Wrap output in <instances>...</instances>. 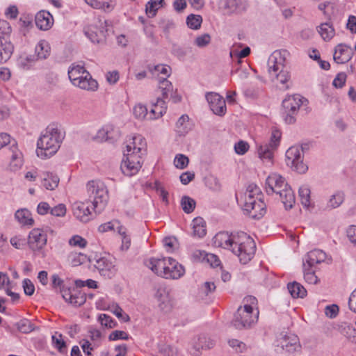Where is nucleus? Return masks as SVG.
Returning a JSON list of instances; mask_svg holds the SVG:
<instances>
[{
    "label": "nucleus",
    "mask_w": 356,
    "mask_h": 356,
    "mask_svg": "<svg viewBox=\"0 0 356 356\" xmlns=\"http://www.w3.org/2000/svg\"><path fill=\"white\" fill-rule=\"evenodd\" d=\"M212 242L216 247L231 250L243 264L252 259L256 251L254 240L243 232L231 234L219 232L213 238Z\"/></svg>",
    "instance_id": "1"
},
{
    "label": "nucleus",
    "mask_w": 356,
    "mask_h": 356,
    "mask_svg": "<svg viewBox=\"0 0 356 356\" xmlns=\"http://www.w3.org/2000/svg\"><path fill=\"white\" fill-rule=\"evenodd\" d=\"M126 149L120 168L127 176L136 174L142 167L143 156L146 153L147 144L140 135L133 136L126 140Z\"/></svg>",
    "instance_id": "2"
},
{
    "label": "nucleus",
    "mask_w": 356,
    "mask_h": 356,
    "mask_svg": "<svg viewBox=\"0 0 356 356\" xmlns=\"http://www.w3.org/2000/svg\"><path fill=\"white\" fill-rule=\"evenodd\" d=\"M63 139L64 134L57 125H49L38 140V156L45 159L54 155L60 148Z\"/></svg>",
    "instance_id": "3"
},
{
    "label": "nucleus",
    "mask_w": 356,
    "mask_h": 356,
    "mask_svg": "<svg viewBox=\"0 0 356 356\" xmlns=\"http://www.w3.org/2000/svg\"><path fill=\"white\" fill-rule=\"evenodd\" d=\"M266 184L268 194H278L286 209L293 207L296 202L295 195L282 176L276 172L270 173L266 178Z\"/></svg>",
    "instance_id": "4"
},
{
    "label": "nucleus",
    "mask_w": 356,
    "mask_h": 356,
    "mask_svg": "<svg viewBox=\"0 0 356 356\" xmlns=\"http://www.w3.org/2000/svg\"><path fill=\"white\" fill-rule=\"evenodd\" d=\"M86 200L92 204L93 211L102 212L108 200V193L104 183L99 180L88 181L86 184Z\"/></svg>",
    "instance_id": "5"
},
{
    "label": "nucleus",
    "mask_w": 356,
    "mask_h": 356,
    "mask_svg": "<svg viewBox=\"0 0 356 356\" xmlns=\"http://www.w3.org/2000/svg\"><path fill=\"white\" fill-rule=\"evenodd\" d=\"M68 76L72 83L81 89L95 91L98 88L97 81L82 65L72 64L68 70Z\"/></svg>",
    "instance_id": "6"
},
{
    "label": "nucleus",
    "mask_w": 356,
    "mask_h": 356,
    "mask_svg": "<svg viewBox=\"0 0 356 356\" xmlns=\"http://www.w3.org/2000/svg\"><path fill=\"white\" fill-rule=\"evenodd\" d=\"M259 312H253L252 306L243 305L239 307L236 312L232 321L234 326L238 330L250 327L257 322Z\"/></svg>",
    "instance_id": "7"
},
{
    "label": "nucleus",
    "mask_w": 356,
    "mask_h": 356,
    "mask_svg": "<svg viewBox=\"0 0 356 356\" xmlns=\"http://www.w3.org/2000/svg\"><path fill=\"white\" fill-rule=\"evenodd\" d=\"M107 31V22L103 19L97 18L88 26L84 28L86 36L93 43H101L106 38Z\"/></svg>",
    "instance_id": "8"
},
{
    "label": "nucleus",
    "mask_w": 356,
    "mask_h": 356,
    "mask_svg": "<svg viewBox=\"0 0 356 356\" xmlns=\"http://www.w3.org/2000/svg\"><path fill=\"white\" fill-rule=\"evenodd\" d=\"M304 149L298 146H292L286 152V163L292 170L303 174L307 171L308 167L303 163Z\"/></svg>",
    "instance_id": "9"
},
{
    "label": "nucleus",
    "mask_w": 356,
    "mask_h": 356,
    "mask_svg": "<svg viewBox=\"0 0 356 356\" xmlns=\"http://www.w3.org/2000/svg\"><path fill=\"white\" fill-rule=\"evenodd\" d=\"M305 99L299 95L287 96L282 101V107L284 110V120L287 124H293L296 122L297 115L300 106Z\"/></svg>",
    "instance_id": "10"
},
{
    "label": "nucleus",
    "mask_w": 356,
    "mask_h": 356,
    "mask_svg": "<svg viewBox=\"0 0 356 356\" xmlns=\"http://www.w3.org/2000/svg\"><path fill=\"white\" fill-rule=\"evenodd\" d=\"M243 207L248 215L254 219H259L266 211V205L262 199H252L248 194L242 196Z\"/></svg>",
    "instance_id": "11"
},
{
    "label": "nucleus",
    "mask_w": 356,
    "mask_h": 356,
    "mask_svg": "<svg viewBox=\"0 0 356 356\" xmlns=\"http://www.w3.org/2000/svg\"><path fill=\"white\" fill-rule=\"evenodd\" d=\"M282 134L277 129H273L268 143L261 145L258 149V154L261 159L272 163L273 151L280 143Z\"/></svg>",
    "instance_id": "12"
},
{
    "label": "nucleus",
    "mask_w": 356,
    "mask_h": 356,
    "mask_svg": "<svg viewBox=\"0 0 356 356\" xmlns=\"http://www.w3.org/2000/svg\"><path fill=\"white\" fill-rule=\"evenodd\" d=\"M60 292L63 298L74 307H79L83 305L86 300V293L74 286L68 287L63 285L60 288Z\"/></svg>",
    "instance_id": "13"
},
{
    "label": "nucleus",
    "mask_w": 356,
    "mask_h": 356,
    "mask_svg": "<svg viewBox=\"0 0 356 356\" xmlns=\"http://www.w3.org/2000/svg\"><path fill=\"white\" fill-rule=\"evenodd\" d=\"M93 265L98 270L100 275L106 278L113 277L118 270L114 261L106 257L95 259Z\"/></svg>",
    "instance_id": "14"
},
{
    "label": "nucleus",
    "mask_w": 356,
    "mask_h": 356,
    "mask_svg": "<svg viewBox=\"0 0 356 356\" xmlns=\"http://www.w3.org/2000/svg\"><path fill=\"white\" fill-rule=\"evenodd\" d=\"M47 236L42 229L35 228L32 229L29 235L28 245L33 252L42 250L47 244Z\"/></svg>",
    "instance_id": "15"
},
{
    "label": "nucleus",
    "mask_w": 356,
    "mask_h": 356,
    "mask_svg": "<svg viewBox=\"0 0 356 356\" xmlns=\"http://www.w3.org/2000/svg\"><path fill=\"white\" fill-rule=\"evenodd\" d=\"M211 110L216 115L222 116L226 113L227 107L225 99L218 93L210 92L206 95Z\"/></svg>",
    "instance_id": "16"
},
{
    "label": "nucleus",
    "mask_w": 356,
    "mask_h": 356,
    "mask_svg": "<svg viewBox=\"0 0 356 356\" xmlns=\"http://www.w3.org/2000/svg\"><path fill=\"white\" fill-rule=\"evenodd\" d=\"M87 200L76 202L72 204V211L74 217L83 222H87L92 218V207Z\"/></svg>",
    "instance_id": "17"
},
{
    "label": "nucleus",
    "mask_w": 356,
    "mask_h": 356,
    "mask_svg": "<svg viewBox=\"0 0 356 356\" xmlns=\"http://www.w3.org/2000/svg\"><path fill=\"white\" fill-rule=\"evenodd\" d=\"M284 58L282 57L281 52L278 51H274L268 60V71L270 75L273 76L284 68Z\"/></svg>",
    "instance_id": "18"
},
{
    "label": "nucleus",
    "mask_w": 356,
    "mask_h": 356,
    "mask_svg": "<svg viewBox=\"0 0 356 356\" xmlns=\"http://www.w3.org/2000/svg\"><path fill=\"white\" fill-rule=\"evenodd\" d=\"M159 89L161 90L163 99H167L169 95H170L171 99L174 103L179 102L181 99L180 95L173 92L172 84L166 78L159 79Z\"/></svg>",
    "instance_id": "19"
},
{
    "label": "nucleus",
    "mask_w": 356,
    "mask_h": 356,
    "mask_svg": "<svg viewBox=\"0 0 356 356\" xmlns=\"http://www.w3.org/2000/svg\"><path fill=\"white\" fill-rule=\"evenodd\" d=\"M160 310L168 313L172 308V303L169 293L165 289H159L155 294Z\"/></svg>",
    "instance_id": "20"
},
{
    "label": "nucleus",
    "mask_w": 356,
    "mask_h": 356,
    "mask_svg": "<svg viewBox=\"0 0 356 356\" xmlns=\"http://www.w3.org/2000/svg\"><path fill=\"white\" fill-rule=\"evenodd\" d=\"M167 267L165 279H179L185 273L184 268L171 257L168 258Z\"/></svg>",
    "instance_id": "21"
},
{
    "label": "nucleus",
    "mask_w": 356,
    "mask_h": 356,
    "mask_svg": "<svg viewBox=\"0 0 356 356\" xmlns=\"http://www.w3.org/2000/svg\"><path fill=\"white\" fill-rule=\"evenodd\" d=\"M168 258H151L147 261V266L157 275L165 278Z\"/></svg>",
    "instance_id": "22"
},
{
    "label": "nucleus",
    "mask_w": 356,
    "mask_h": 356,
    "mask_svg": "<svg viewBox=\"0 0 356 356\" xmlns=\"http://www.w3.org/2000/svg\"><path fill=\"white\" fill-rule=\"evenodd\" d=\"M36 26L43 31L49 30L54 24V19L50 13L44 10L38 12L35 18Z\"/></svg>",
    "instance_id": "23"
},
{
    "label": "nucleus",
    "mask_w": 356,
    "mask_h": 356,
    "mask_svg": "<svg viewBox=\"0 0 356 356\" xmlns=\"http://www.w3.org/2000/svg\"><path fill=\"white\" fill-rule=\"evenodd\" d=\"M351 49L346 44H338L334 53V60L337 63L342 64L348 62L352 57Z\"/></svg>",
    "instance_id": "24"
},
{
    "label": "nucleus",
    "mask_w": 356,
    "mask_h": 356,
    "mask_svg": "<svg viewBox=\"0 0 356 356\" xmlns=\"http://www.w3.org/2000/svg\"><path fill=\"white\" fill-rule=\"evenodd\" d=\"M163 97H158L156 102H152L148 119L154 120L161 118L167 110L166 103Z\"/></svg>",
    "instance_id": "25"
},
{
    "label": "nucleus",
    "mask_w": 356,
    "mask_h": 356,
    "mask_svg": "<svg viewBox=\"0 0 356 356\" xmlns=\"http://www.w3.org/2000/svg\"><path fill=\"white\" fill-rule=\"evenodd\" d=\"M13 142V144L9 149L10 153V169L12 171H16L22 167L23 159L22 152L18 149L15 142Z\"/></svg>",
    "instance_id": "26"
},
{
    "label": "nucleus",
    "mask_w": 356,
    "mask_h": 356,
    "mask_svg": "<svg viewBox=\"0 0 356 356\" xmlns=\"http://www.w3.org/2000/svg\"><path fill=\"white\" fill-rule=\"evenodd\" d=\"M326 254L321 250H314L307 253L305 257V263L309 268L320 264L325 260Z\"/></svg>",
    "instance_id": "27"
},
{
    "label": "nucleus",
    "mask_w": 356,
    "mask_h": 356,
    "mask_svg": "<svg viewBox=\"0 0 356 356\" xmlns=\"http://www.w3.org/2000/svg\"><path fill=\"white\" fill-rule=\"evenodd\" d=\"M192 128V123L187 115H182L176 122L175 130L179 136H185Z\"/></svg>",
    "instance_id": "28"
},
{
    "label": "nucleus",
    "mask_w": 356,
    "mask_h": 356,
    "mask_svg": "<svg viewBox=\"0 0 356 356\" xmlns=\"http://www.w3.org/2000/svg\"><path fill=\"white\" fill-rule=\"evenodd\" d=\"M280 346L288 353H293L299 348L298 339L295 335L284 336L280 341Z\"/></svg>",
    "instance_id": "29"
},
{
    "label": "nucleus",
    "mask_w": 356,
    "mask_h": 356,
    "mask_svg": "<svg viewBox=\"0 0 356 356\" xmlns=\"http://www.w3.org/2000/svg\"><path fill=\"white\" fill-rule=\"evenodd\" d=\"M59 181V177L51 172H44L42 174V185L47 190H54L58 186Z\"/></svg>",
    "instance_id": "30"
},
{
    "label": "nucleus",
    "mask_w": 356,
    "mask_h": 356,
    "mask_svg": "<svg viewBox=\"0 0 356 356\" xmlns=\"http://www.w3.org/2000/svg\"><path fill=\"white\" fill-rule=\"evenodd\" d=\"M14 47L7 40L3 41L0 38V64L6 62L13 54Z\"/></svg>",
    "instance_id": "31"
},
{
    "label": "nucleus",
    "mask_w": 356,
    "mask_h": 356,
    "mask_svg": "<svg viewBox=\"0 0 356 356\" xmlns=\"http://www.w3.org/2000/svg\"><path fill=\"white\" fill-rule=\"evenodd\" d=\"M193 235L198 238H202L207 233L206 222L201 217H197L192 221Z\"/></svg>",
    "instance_id": "32"
},
{
    "label": "nucleus",
    "mask_w": 356,
    "mask_h": 356,
    "mask_svg": "<svg viewBox=\"0 0 356 356\" xmlns=\"http://www.w3.org/2000/svg\"><path fill=\"white\" fill-rule=\"evenodd\" d=\"M15 219L23 225H33L34 220L31 216V212L26 209L17 210L15 213Z\"/></svg>",
    "instance_id": "33"
},
{
    "label": "nucleus",
    "mask_w": 356,
    "mask_h": 356,
    "mask_svg": "<svg viewBox=\"0 0 356 356\" xmlns=\"http://www.w3.org/2000/svg\"><path fill=\"white\" fill-rule=\"evenodd\" d=\"M287 289L291 296L294 298H302L307 295V291L305 287L296 282L288 284Z\"/></svg>",
    "instance_id": "34"
},
{
    "label": "nucleus",
    "mask_w": 356,
    "mask_h": 356,
    "mask_svg": "<svg viewBox=\"0 0 356 356\" xmlns=\"http://www.w3.org/2000/svg\"><path fill=\"white\" fill-rule=\"evenodd\" d=\"M35 57L37 59H45L50 54V46L48 42L46 40H40L36 45L35 49Z\"/></svg>",
    "instance_id": "35"
},
{
    "label": "nucleus",
    "mask_w": 356,
    "mask_h": 356,
    "mask_svg": "<svg viewBox=\"0 0 356 356\" xmlns=\"http://www.w3.org/2000/svg\"><path fill=\"white\" fill-rule=\"evenodd\" d=\"M37 58L34 55H21L17 59V65L22 70H29L32 67Z\"/></svg>",
    "instance_id": "36"
},
{
    "label": "nucleus",
    "mask_w": 356,
    "mask_h": 356,
    "mask_svg": "<svg viewBox=\"0 0 356 356\" xmlns=\"http://www.w3.org/2000/svg\"><path fill=\"white\" fill-rule=\"evenodd\" d=\"M318 31L324 40H330L334 35V29L329 23L321 24Z\"/></svg>",
    "instance_id": "37"
},
{
    "label": "nucleus",
    "mask_w": 356,
    "mask_h": 356,
    "mask_svg": "<svg viewBox=\"0 0 356 356\" xmlns=\"http://www.w3.org/2000/svg\"><path fill=\"white\" fill-rule=\"evenodd\" d=\"M164 0H150L146 4V13L149 17L156 15L157 10L163 7Z\"/></svg>",
    "instance_id": "38"
},
{
    "label": "nucleus",
    "mask_w": 356,
    "mask_h": 356,
    "mask_svg": "<svg viewBox=\"0 0 356 356\" xmlns=\"http://www.w3.org/2000/svg\"><path fill=\"white\" fill-rule=\"evenodd\" d=\"M273 76H275L276 79L282 84L281 88L286 90L289 88L291 76L287 70L283 69Z\"/></svg>",
    "instance_id": "39"
},
{
    "label": "nucleus",
    "mask_w": 356,
    "mask_h": 356,
    "mask_svg": "<svg viewBox=\"0 0 356 356\" xmlns=\"http://www.w3.org/2000/svg\"><path fill=\"white\" fill-rule=\"evenodd\" d=\"M195 205L196 202L193 198L186 195L181 197V207L186 213H192L195 208Z\"/></svg>",
    "instance_id": "40"
},
{
    "label": "nucleus",
    "mask_w": 356,
    "mask_h": 356,
    "mask_svg": "<svg viewBox=\"0 0 356 356\" xmlns=\"http://www.w3.org/2000/svg\"><path fill=\"white\" fill-rule=\"evenodd\" d=\"M202 22V17L199 15L191 14L186 18L187 26L193 30H197L200 28Z\"/></svg>",
    "instance_id": "41"
},
{
    "label": "nucleus",
    "mask_w": 356,
    "mask_h": 356,
    "mask_svg": "<svg viewBox=\"0 0 356 356\" xmlns=\"http://www.w3.org/2000/svg\"><path fill=\"white\" fill-rule=\"evenodd\" d=\"M68 259L73 266H77L86 261L87 256L81 252H72L69 254Z\"/></svg>",
    "instance_id": "42"
},
{
    "label": "nucleus",
    "mask_w": 356,
    "mask_h": 356,
    "mask_svg": "<svg viewBox=\"0 0 356 356\" xmlns=\"http://www.w3.org/2000/svg\"><path fill=\"white\" fill-rule=\"evenodd\" d=\"M118 234L121 236L122 238V250H127L131 245V237L127 234V228L124 226H119Z\"/></svg>",
    "instance_id": "43"
},
{
    "label": "nucleus",
    "mask_w": 356,
    "mask_h": 356,
    "mask_svg": "<svg viewBox=\"0 0 356 356\" xmlns=\"http://www.w3.org/2000/svg\"><path fill=\"white\" fill-rule=\"evenodd\" d=\"M242 0H224V10L227 14H232L238 11L240 8Z\"/></svg>",
    "instance_id": "44"
},
{
    "label": "nucleus",
    "mask_w": 356,
    "mask_h": 356,
    "mask_svg": "<svg viewBox=\"0 0 356 356\" xmlns=\"http://www.w3.org/2000/svg\"><path fill=\"white\" fill-rule=\"evenodd\" d=\"M303 269L305 280L309 284H317L318 278L316 275L314 270H312V268L308 267L306 264H303Z\"/></svg>",
    "instance_id": "45"
},
{
    "label": "nucleus",
    "mask_w": 356,
    "mask_h": 356,
    "mask_svg": "<svg viewBox=\"0 0 356 356\" xmlns=\"http://www.w3.org/2000/svg\"><path fill=\"white\" fill-rule=\"evenodd\" d=\"M344 200V195L342 193H337L332 195L327 202V208L335 209L339 207Z\"/></svg>",
    "instance_id": "46"
},
{
    "label": "nucleus",
    "mask_w": 356,
    "mask_h": 356,
    "mask_svg": "<svg viewBox=\"0 0 356 356\" xmlns=\"http://www.w3.org/2000/svg\"><path fill=\"white\" fill-rule=\"evenodd\" d=\"M298 193L302 204L308 207L310 204V189L306 186H302L300 187Z\"/></svg>",
    "instance_id": "47"
},
{
    "label": "nucleus",
    "mask_w": 356,
    "mask_h": 356,
    "mask_svg": "<svg viewBox=\"0 0 356 356\" xmlns=\"http://www.w3.org/2000/svg\"><path fill=\"white\" fill-rule=\"evenodd\" d=\"M248 194L250 195L251 198L252 199H262L263 198V194L260 190V188L254 184H250L248 186L245 193L243 195Z\"/></svg>",
    "instance_id": "48"
},
{
    "label": "nucleus",
    "mask_w": 356,
    "mask_h": 356,
    "mask_svg": "<svg viewBox=\"0 0 356 356\" xmlns=\"http://www.w3.org/2000/svg\"><path fill=\"white\" fill-rule=\"evenodd\" d=\"M52 343L56 348H57L60 353H66V344L65 341L62 339L61 334L56 333L52 336Z\"/></svg>",
    "instance_id": "49"
},
{
    "label": "nucleus",
    "mask_w": 356,
    "mask_h": 356,
    "mask_svg": "<svg viewBox=\"0 0 356 356\" xmlns=\"http://www.w3.org/2000/svg\"><path fill=\"white\" fill-rule=\"evenodd\" d=\"M17 327L19 331L23 333H29L34 330L35 327L28 319H22L17 323Z\"/></svg>",
    "instance_id": "50"
},
{
    "label": "nucleus",
    "mask_w": 356,
    "mask_h": 356,
    "mask_svg": "<svg viewBox=\"0 0 356 356\" xmlns=\"http://www.w3.org/2000/svg\"><path fill=\"white\" fill-rule=\"evenodd\" d=\"M119 226H122L119 221L118 220H113L111 222H108L106 223H103L100 225L98 227V231L99 232L104 233L110 230H114L117 229L118 232V227Z\"/></svg>",
    "instance_id": "51"
},
{
    "label": "nucleus",
    "mask_w": 356,
    "mask_h": 356,
    "mask_svg": "<svg viewBox=\"0 0 356 356\" xmlns=\"http://www.w3.org/2000/svg\"><path fill=\"white\" fill-rule=\"evenodd\" d=\"M134 115L136 118L139 120H143L146 117L148 118L149 116L147 108H146L145 106L141 104H138L134 106Z\"/></svg>",
    "instance_id": "52"
},
{
    "label": "nucleus",
    "mask_w": 356,
    "mask_h": 356,
    "mask_svg": "<svg viewBox=\"0 0 356 356\" xmlns=\"http://www.w3.org/2000/svg\"><path fill=\"white\" fill-rule=\"evenodd\" d=\"M69 244L71 246L79 247L80 248H84L85 247H86L88 242L82 236H81L79 235H74L70 238Z\"/></svg>",
    "instance_id": "53"
},
{
    "label": "nucleus",
    "mask_w": 356,
    "mask_h": 356,
    "mask_svg": "<svg viewBox=\"0 0 356 356\" xmlns=\"http://www.w3.org/2000/svg\"><path fill=\"white\" fill-rule=\"evenodd\" d=\"M211 42V36L208 33H204L197 36L195 40V44L200 48L207 46Z\"/></svg>",
    "instance_id": "54"
},
{
    "label": "nucleus",
    "mask_w": 356,
    "mask_h": 356,
    "mask_svg": "<svg viewBox=\"0 0 356 356\" xmlns=\"http://www.w3.org/2000/svg\"><path fill=\"white\" fill-rule=\"evenodd\" d=\"M189 159L184 154H178L176 156L174 163L176 168L184 169L187 167Z\"/></svg>",
    "instance_id": "55"
},
{
    "label": "nucleus",
    "mask_w": 356,
    "mask_h": 356,
    "mask_svg": "<svg viewBox=\"0 0 356 356\" xmlns=\"http://www.w3.org/2000/svg\"><path fill=\"white\" fill-rule=\"evenodd\" d=\"M11 32V27L8 22L5 20H0V38L3 41L6 40L5 37L9 35Z\"/></svg>",
    "instance_id": "56"
},
{
    "label": "nucleus",
    "mask_w": 356,
    "mask_h": 356,
    "mask_svg": "<svg viewBox=\"0 0 356 356\" xmlns=\"http://www.w3.org/2000/svg\"><path fill=\"white\" fill-rule=\"evenodd\" d=\"M149 70L152 72H156L159 74H163L165 76H169L170 74L171 68L168 65L160 64L154 66L153 69L149 67Z\"/></svg>",
    "instance_id": "57"
},
{
    "label": "nucleus",
    "mask_w": 356,
    "mask_h": 356,
    "mask_svg": "<svg viewBox=\"0 0 356 356\" xmlns=\"http://www.w3.org/2000/svg\"><path fill=\"white\" fill-rule=\"evenodd\" d=\"M100 323L107 327L112 328L115 325V322L107 314H102L99 316Z\"/></svg>",
    "instance_id": "58"
},
{
    "label": "nucleus",
    "mask_w": 356,
    "mask_h": 356,
    "mask_svg": "<svg viewBox=\"0 0 356 356\" xmlns=\"http://www.w3.org/2000/svg\"><path fill=\"white\" fill-rule=\"evenodd\" d=\"M250 54V49L248 47H245L241 51L233 50L230 51V56L232 59L236 58H243L248 56Z\"/></svg>",
    "instance_id": "59"
},
{
    "label": "nucleus",
    "mask_w": 356,
    "mask_h": 356,
    "mask_svg": "<svg viewBox=\"0 0 356 356\" xmlns=\"http://www.w3.org/2000/svg\"><path fill=\"white\" fill-rule=\"evenodd\" d=\"M249 149V145L248 143L241 140L235 144L234 150L236 154L239 155H243L245 154Z\"/></svg>",
    "instance_id": "60"
},
{
    "label": "nucleus",
    "mask_w": 356,
    "mask_h": 356,
    "mask_svg": "<svg viewBox=\"0 0 356 356\" xmlns=\"http://www.w3.org/2000/svg\"><path fill=\"white\" fill-rule=\"evenodd\" d=\"M51 215L57 217H63L66 213V207L63 204H59L50 210Z\"/></svg>",
    "instance_id": "61"
},
{
    "label": "nucleus",
    "mask_w": 356,
    "mask_h": 356,
    "mask_svg": "<svg viewBox=\"0 0 356 356\" xmlns=\"http://www.w3.org/2000/svg\"><path fill=\"white\" fill-rule=\"evenodd\" d=\"M216 289V285L213 282H204L201 288L200 291L204 293L205 296H209L210 293H213Z\"/></svg>",
    "instance_id": "62"
},
{
    "label": "nucleus",
    "mask_w": 356,
    "mask_h": 356,
    "mask_svg": "<svg viewBox=\"0 0 356 356\" xmlns=\"http://www.w3.org/2000/svg\"><path fill=\"white\" fill-rule=\"evenodd\" d=\"M346 80V74L344 72L339 73L333 81V86L337 88H341Z\"/></svg>",
    "instance_id": "63"
},
{
    "label": "nucleus",
    "mask_w": 356,
    "mask_h": 356,
    "mask_svg": "<svg viewBox=\"0 0 356 356\" xmlns=\"http://www.w3.org/2000/svg\"><path fill=\"white\" fill-rule=\"evenodd\" d=\"M228 343L229 345L238 353H243L245 350V344L237 339H231Z\"/></svg>",
    "instance_id": "64"
}]
</instances>
